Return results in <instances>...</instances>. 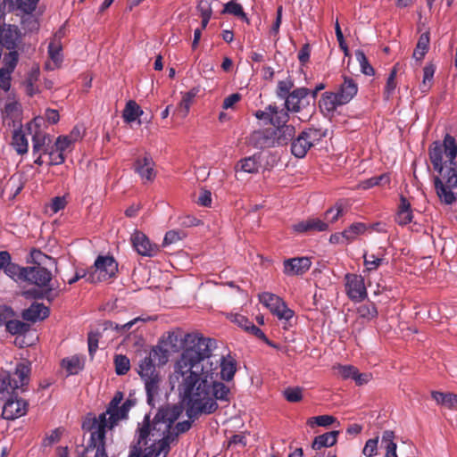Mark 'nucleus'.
<instances>
[{
	"label": "nucleus",
	"mask_w": 457,
	"mask_h": 457,
	"mask_svg": "<svg viewBox=\"0 0 457 457\" xmlns=\"http://www.w3.org/2000/svg\"><path fill=\"white\" fill-rule=\"evenodd\" d=\"M216 341L199 334H187L184 348L175 363V374L181 378L179 383V394L187 403V416L197 419L201 414H212L218 409V403L210 397V386L218 370L210 361Z\"/></svg>",
	"instance_id": "f257e3e1"
},
{
	"label": "nucleus",
	"mask_w": 457,
	"mask_h": 457,
	"mask_svg": "<svg viewBox=\"0 0 457 457\" xmlns=\"http://www.w3.org/2000/svg\"><path fill=\"white\" fill-rule=\"evenodd\" d=\"M429 159L433 168L442 178H434V186L439 198L446 204L455 202L456 196L453 192L457 188V143L450 134L444 137L443 144L434 142L428 150Z\"/></svg>",
	"instance_id": "f03ea898"
},
{
	"label": "nucleus",
	"mask_w": 457,
	"mask_h": 457,
	"mask_svg": "<svg viewBox=\"0 0 457 457\" xmlns=\"http://www.w3.org/2000/svg\"><path fill=\"white\" fill-rule=\"evenodd\" d=\"M124 395L117 391L106 407V411L98 417L86 420L82 428L91 432L89 442L86 451L96 449L95 457H108L105 450L106 429H112L119 421L127 420L130 409L135 405V401L127 399L122 403Z\"/></svg>",
	"instance_id": "7ed1b4c3"
},
{
	"label": "nucleus",
	"mask_w": 457,
	"mask_h": 457,
	"mask_svg": "<svg viewBox=\"0 0 457 457\" xmlns=\"http://www.w3.org/2000/svg\"><path fill=\"white\" fill-rule=\"evenodd\" d=\"M30 371V364L21 361L17 363L13 372L0 373V395H8L2 411L4 419L13 420L27 414L29 403L20 394L27 389Z\"/></svg>",
	"instance_id": "20e7f679"
},
{
	"label": "nucleus",
	"mask_w": 457,
	"mask_h": 457,
	"mask_svg": "<svg viewBox=\"0 0 457 457\" xmlns=\"http://www.w3.org/2000/svg\"><path fill=\"white\" fill-rule=\"evenodd\" d=\"M165 417L166 412L158 411L152 422L149 415H145L142 423L138 424L137 442L132 447L137 453H142L148 441H153L149 454L153 457H167L170 444L176 442V436L170 432L171 421H166Z\"/></svg>",
	"instance_id": "39448f33"
},
{
	"label": "nucleus",
	"mask_w": 457,
	"mask_h": 457,
	"mask_svg": "<svg viewBox=\"0 0 457 457\" xmlns=\"http://www.w3.org/2000/svg\"><path fill=\"white\" fill-rule=\"evenodd\" d=\"M324 134L317 129H307L291 140V153L296 158H303L307 152L318 143Z\"/></svg>",
	"instance_id": "423d86ee"
},
{
	"label": "nucleus",
	"mask_w": 457,
	"mask_h": 457,
	"mask_svg": "<svg viewBox=\"0 0 457 457\" xmlns=\"http://www.w3.org/2000/svg\"><path fill=\"white\" fill-rule=\"evenodd\" d=\"M95 270L87 277L90 283H97L114 277L118 271V263L112 256L99 255L94 264Z\"/></svg>",
	"instance_id": "0eeeda50"
},
{
	"label": "nucleus",
	"mask_w": 457,
	"mask_h": 457,
	"mask_svg": "<svg viewBox=\"0 0 457 457\" xmlns=\"http://www.w3.org/2000/svg\"><path fill=\"white\" fill-rule=\"evenodd\" d=\"M157 359L159 363H166L168 361V352L161 347L154 348L147 356H145L140 361L137 371L142 379L160 375L154 363V361Z\"/></svg>",
	"instance_id": "6e6552de"
},
{
	"label": "nucleus",
	"mask_w": 457,
	"mask_h": 457,
	"mask_svg": "<svg viewBox=\"0 0 457 457\" xmlns=\"http://www.w3.org/2000/svg\"><path fill=\"white\" fill-rule=\"evenodd\" d=\"M131 243L137 253L142 256L154 257L160 252L158 245L152 243L141 231L136 230L131 235Z\"/></svg>",
	"instance_id": "1a4fd4ad"
},
{
	"label": "nucleus",
	"mask_w": 457,
	"mask_h": 457,
	"mask_svg": "<svg viewBox=\"0 0 457 457\" xmlns=\"http://www.w3.org/2000/svg\"><path fill=\"white\" fill-rule=\"evenodd\" d=\"M25 281L30 282L39 287H48L52 280V273L40 265L26 267L23 270Z\"/></svg>",
	"instance_id": "9d476101"
},
{
	"label": "nucleus",
	"mask_w": 457,
	"mask_h": 457,
	"mask_svg": "<svg viewBox=\"0 0 457 457\" xmlns=\"http://www.w3.org/2000/svg\"><path fill=\"white\" fill-rule=\"evenodd\" d=\"M345 289L347 295L353 301H361L367 296L364 279L361 275L346 274Z\"/></svg>",
	"instance_id": "9b49d317"
},
{
	"label": "nucleus",
	"mask_w": 457,
	"mask_h": 457,
	"mask_svg": "<svg viewBox=\"0 0 457 457\" xmlns=\"http://www.w3.org/2000/svg\"><path fill=\"white\" fill-rule=\"evenodd\" d=\"M21 42V34L15 25H4L0 27V45L8 49H17Z\"/></svg>",
	"instance_id": "f8f14e48"
},
{
	"label": "nucleus",
	"mask_w": 457,
	"mask_h": 457,
	"mask_svg": "<svg viewBox=\"0 0 457 457\" xmlns=\"http://www.w3.org/2000/svg\"><path fill=\"white\" fill-rule=\"evenodd\" d=\"M283 266L287 276H301L310 270L312 261L308 257H295L285 260Z\"/></svg>",
	"instance_id": "ddd939ff"
},
{
	"label": "nucleus",
	"mask_w": 457,
	"mask_h": 457,
	"mask_svg": "<svg viewBox=\"0 0 457 457\" xmlns=\"http://www.w3.org/2000/svg\"><path fill=\"white\" fill-rule=\"evenodd\" d=\"M154 162L150 154H146L143 158H137L134 162V170L145 182H151L156 177L154 170Z\"/></svg>",
	"instance_id": "4468645a"
},
{
	"label": "nucleus",
	"mask_w": 457,
	"mask_h": 457,
	"mask_svg": "<svg viewBox=\"0 0 457 457\" xmlns=\"http://www.w3.org/2000/svg\"><path fill=\"white\" fill-rule=\"evenodd\" d=\"M272 148L287 145L295 134V127H269Z\"/></svg>",
	"instance_id": "2eb2a0df"
},
{
	"label": "nucleus",
	"mask_w": 457,
	"mask_h": 457,
	"mask_svg": "<svg viewBox=\"0 0 457 457\" xmlns=\"http://www.w3.org/2000/svg\"><path fill=\"white\" fill-rule=\"evenodd\" d=\"M271 134L270 133L269 128L259 129L253 130L247 137V143L249 145L256 149H267L272 148L271 145Z\"/></svg>",
	"instance_id": "dca6fc26"
},
{
	"label": "nucleus",
	"mask_w": 457,
	"mask_h": 457,
	"mask_svg": "<svg viewBox=\"0 0 457 457\" xmlns=\"http://www.w3.org/2000/svg\"><path fill=\"white\" fill-rule=\"evenodd\" d=\"M293 229L297 233L322 232L328 229V225L320 218H309L294 224Z\"/></svg>",
	"instance_id": "f3484780"
},
{
	"label": "nucleus",
	"mask_w": 457,
	"mask_h": 457,
	"mask_svg": "<svg viewBox=\"0 0 457 457\" xmlns=\"http://www.w3.org/2000/svg\"><path fill=\"white\" fill-rule=\"evenodd\" d=\"M261 166L262 154L260 153H256L251 156L240 159L235 166V171L256 174L258 173Z\"/></svg>",
	"instance_id": "a211bd4d"
},
{
	"label": "nucleus",
	"mask_w": 457,
	"mask_h": 457,
	"mask_svg": "<svg viewBox=\"0 0 457 457\" xmlns=\"http://www.w3.org/2000/svg\"><path fill=\"white\" fill-rule=\"evenodd\" d=\"M310 94V90L306 87H298L286 97L285 107L292 112H298L301 110V101Z\"/></svg>",
	"instance_id": "6ab92c4d"
},
{
	"label": "nucleus",
	"mask_w": 457,
	"mask_h": 457,
	"mask_svg": "<svg viewBox=\"0 0 457 457\" xmlns=\"http://www.w3.org/2000/svg\"><path fill=\"white\" fill-rule=\"evenodd\" d=\"M357 92V83L352 78L344 76V81L336 93L342 100L341 103L346 104L356 96Z\"/></svg>",
	"instance_id": "aec40b11"
},
{
	"label": "nucleus",
	"mask_w": 457,
	"mask_h": 457,
	"mask_svg": "<svg viewBox=\"0 0 457 457\" xmlns=\"http://www.w3.org/2000/svg\"><path fill=\"white\" fill-rule=\"evenodd\" d=\"M50 314V310L44 303H33L22 312L25 320L36 322L38 320H45Z\"/></svg>",
	"instance_id": "412c9836"
},
{
	"label": "nucleus",
	"mask_w": 457,
	"mask_h": 457,
	"mask_svg": "<svg viewBox=\"0 0 457 457\" xmlns=\"http://www.w3.org/2000/svg\"><path fill=\"white\" fill-rule=\"evenodd\" d=\"M146 391L147 403L149 405L154 407L157 399L160 396V384L162 378L160 375L143 379Z\"/></svg>",
	"instance_id": "4be33fe9"
},
{
	"label": "nucleus",
	"mask_w": 457,
	"mask_h": 457,
	"mask_svg": "<svg viewBox=\"0 0 457 457\" xmlns=\"http://www.w3.org/2000/svg\"><path fill=\"white\" fill-rule=\"evenodd\" d=\"M339 96L337 93L334 92H325L321 95V97L319 101V106L321 112H326L327 114L333 113L338 106L344 105V103H341Z\"/></svg>",
	"instance_id": "5701e85b"
},
{
	"label": "nucleus",
	"mask_w": 457,
	"mask_h": 457,
	"mask_svg": "<svg viewBox=\"0 0 457 457\" xmlns=\"http://www.w3.org/2000/svg\"><path fill=\"white\" fill-rule=\"evenodd\" d=\"M217 370L213 375V383L210 386V397H212L216 403L217 401L229 402V388L225 386L222 382L217 381Z\"/></svg>",
	"instance_id": "b1692460"
},
{
	"label": "nucleus",
	"mask_w": 457,
	"mask_h": 457,
	"mask_svg": "<svg viewBox=\"0 0 457 457\" xmlns=\"http://www.w3.org/2000/svg\"><path fill=\"white\" fill-rule=\"evenodd\" d=\"M58 287V285L54 286V284H51V286L46 287L45 290L31 288L25 291L24 295L29 298L46 299L48 302H52L55 297L59 295Z\"/></svg>",
	"instance_id": "393cba45"
},
{
	"label": "nucleus",
	"mask_w": 457,
	"mask_h": 457,
	"mask_svg": "<svg viewBox=\"0 0 457 457\" xmlns=\"http://www.w3.org/2000/svg\"><path fill=\"white\" fill-rule=\"evenodd\" d=\"M268 110H272V113L270 118V124L272 125L273 128L294 127L293 125L287 124L289 119V111H287V109L279 110L278 106L269 104Z\"/></svg>",
	"instance_id": "a878e982"
},
{
	"label": "nucleus",
	"mask_w": 457,
	"mask_h": 457,
	"mask_svg": "<svg viewBox=\"0 0 457 457\" xmlns=\"http://www.w3.org/2000/svg\"><path fill=\"white\" fill-rule=\"evenodd\" d=\"M339 435V431L333 430L322 435L317 436L314 437L312 448L313 450H320L323 447H331L335 445L337 442V436Z\"/></svg>",
	"instance_id": "bb28decb"
},
{
	"label": "nucleus",
	"mask_w": 457,
	"mask_h": 457,
	"mask_svg": "<svg viewBox=\"0 0 457 457\" xmlns=\"http://www.w3.org/2000/svg\"><path fill=\"white\" fill-rule=\"evenodd\" d=\"M370 227L363 222H353L344 229L345 240L347 244L353 243L358 236L364 235Z\"/></svg>",
	"instance_id": "cd10ccee"
},
{
	"label": "nucleus",
	"mask_w": 457,
	"mask_h": 457,
	"mask_svg": "<svg viewBox=\"0 0 457 457\" xmlns=\"http://www.w3.org/2000/svg\"><path fill=\"white\" fill-rule=\"evenodd\" d=\"M431 396L437 404L443 405L451 410H457V395L453 393L432 391Z\"/></svg>",
	"instance_id": "c85d7f7f"
},
{
	"label": "nucleus",
	"mask_w": 457,
	"mask_h": 457,
	"mask_svg": "<svg viewBox=\"0 0 457 457\" xmlns=\"http://www.w3.org/2000/svg\"><path fill=\"white\" fill-rule=\"evenodd\" d=\"M196 93L197 91L195 88H193L182 96V99L175 110L177 114L182 119L186 118L188 115L190 107L194 102Z\"/></svg>",
	"instance_id": "c756f323"
},
{
	"label": "nucleus",
	"mask_w": 457,
	"mask_h": 457,
	"mask_svg": "<svg viewBox=\"0 0 457 457\" xmlns=\"http://www.w3.org/2000/svg\"><path fill=\"white\" fill-rule=\"evenodd\" d=\"M220 378L223 380L230 381L233 379L237 371V361L231 358L221 357L220 358Z\"/></svg>",
	"instance_id": "7c9ffc66"
},
{
	"label": "nucleus",
	"mask_w": 457,
	"mask_h": 457,
	"mask_svg": "<svg viewBox=\"0 0 457 457\" xmlns=\"http://www.w3.org/2000/svg\"><path fill=\"white\" fill-rule=\"evenodd\" d=\"M144 113L141 107L134 100H129L123 109L122 118L125 122L131 123Z\"/></svg>",
	"instance_id": "2f4dec72"
},
{
	"label": "nucleus",
	"mask_w": 457,
	"mask_h": 457,
	"mask_svg": "<svg viewBox=\"0 0 457 457\" xmlns=\"http://www.w3.org/2000/svg\"><path fill=\"white\" fill-rule=\"evenodd\" d=\"M10 11L20 10L24 13L35 11L39 0H5Z\"/></svg>",
	"instance_id": "473e14b6"
},
{
	"label": "nucleus",
	"mask_w": 457,
	"mask_h": 457,
	"mask_svg": "<svg viewBox=\"0 0 457 457\" xmlns=\"http://www.w3.org/2000/svg\"><path fill=\"white\" fill-rule=\"evenodd\" d=\"M346 212L345 204L342 200L337 201L334 206L328 209L324 213V220L329 223H335Z\"/></svg>",
	"instance_id": "72a5a7b5"
},
{
	"label": "nucleus",
	"mask_w": 457,
	"mask_h": 457,
	"mask_svg": "<svg viewBox=\"0 0 457 457\" xmlns=\"http://www.w3.org/2000/svg\"><path fill=\"white\" fill-rule=\"evenodd\" d=\"M430 37L428 32L422 33L418 40L416 47L413 52V58L417 61H421L429 48Z\"/></svg>",
	"instance_id": "f704fd0d"
},
{
	"label": "nucleus",
	"mask_w": 457,
	"mask_h": 457,
	"mask_svg": "<svg viewBox=\"0 0 457 457\" xmlns=\"http://www.w3.org/2000/svg\"><path fill=\"white\" fill-rule=\"evenodd\" d=\"M62 367L66 370L68 375H76L84 368V363L77 355L65 358L62 361Z\"/></svg>",
	"instance_id": "c9c22d12"
},
{
	"label": "nucleus",
	"mask_w": 457,
	"mask_h": 457,
	"mask_svg": "<svg viewBox=\"0 0 457 457\" xmlns=\"http://www.w3.org/2000/svg\"><path fill=\"white\" fill-rule=\"evenodd\" d=\"M12 145L19 154H24L28 152V139L21 129L13 131Z\"/></svg>",
	"instance_id": "e433bc0d"
},
{
	"label": "nucleus",
	"mask_w": 457,
	"mask_h": 457,
	"mask_svg": "<svg viewBox=\"0 0 457 457\" xmlns=\"http://www.w3.org/2000/svg\"><path fill=\"white\" fill-rule=\"evenodd\" d=\"M62 36V29H60L58 32L55 33L54 40L51 41L48 46V54L54 62H60L62 60V46L60 43Z\"/></svg>",
	"instance_id": "4c0bfd02"
},
{
	"label": "nucleus",
	"mask_w": 457,
	"mask_h": 457,
	"mask_svg": "<svg viewBox=\"0 0 457 457\" xmlns=\"http://www.w3.org/2000/svg\"><path fill=\"white\" fill-rule=\"evenodd\" d=\"M4 324L6 330L12 335H22L29 329V324L18 320H5Z\"/></svg>",
	"instance_id": "58836bf2"
},
{
	"label": "nucleus",
	"mask_w": 457,
	"mask_h": 457,
	"mask_svg": "<svg viewBox=\"0 0 457 457\" xmlns=\"http://www.w3.org/2000/svg\"><path fill=\"white\" fill-rule=\"evenodd\" d=\"M47 141H50L47 134L42 131H36L32 137L33 154H36L41 151L45 154V149H48L46 147Z\"/></svg>",
	"instance_id": "ea45409f"
},
{
	"label": "nucleus",
	"mask_w": 457,
	"mask_h": 457,
	"mask_svg": "<svg viewBox=\"0 0 457 457\" xmlns=\"http://www.w3.org/2000/svg\"><path fill=\"white\" fill-rule=\"evenodd\" d=\"M19 62V53L17 49L9 50V53L4 55L3 67L0 70L13 72Z\"/></svg>",
	"instance_id": "a19ab883"
},
{
	"label": "nucleus",
	"mask_w": 457,
	"mask_h": 457,
	"mask_svg": "<svg viewBox=\"0 0 457 457\" xmlns=\"http://www.w3.org/2000/svg\"><path fill=\"white\" fill-rule=\"evenodd\" d=\"M436 67L433 64H427L423 69V80L420 86L422 93H427L431 87Z\"/></svg>",
	"instance_id": "79ce46f5"
},
{
	"label": "nucleus",
	"mask_w": 457,
	"mask_h": 457,
	"mask_svg": "<svg viewBox=\"0 0 457 457\" xmlns=\"http://www.w3.org/2000/svg\"><path fill=\"white\" fill-rule=\"evenodd\" d=\"M223 12L233 14V15L239 17L242 20L245 21L247 23H249V20L245 14V12H244L242 5L234 0L228 2L224 5Z\"/></svg>",
	"instance_id": "37998d69"
},
{
	"label": "nucleus",
	"mask_w": 457,
	"mask_h": 457,
	"mask_svg": "<svg viewBox=\"0 0 457 457\" xmlns=\"http://www.w3.org/2000/svg\"><path fill=\"white\" fill-rule=\"evenodd\" d=\"M38 78H39V69L36 68V69L31 70V71L28 74V76L24 81V86L26 87V93L29 96H32L37 93L35 84L38 80Z\"/></svg>",
	"instance_id": "c03bdc74"
},
{
	"label": "nucleus",
	"mask_w": 457,
	"mask_h": 457,
	"mask_svg": "<svg viewBox=\"0 0 457 457\" xmlns=\"http://www.w3.org/2000/svg\"><path fill=\"white\" fill-rule=\"evenodd\" d=\"M294 80L287 77L286 79L279 80L277 85L276 94L280 99H286V97L292 92L291 89L294 87Z\"/></svg>",
	"instance_id": "a18cd8bd"
},
{
	"label": "nucleus",
	"mask_w": 457,
	"mask_h": 457,
	"mask_svg": "<svg viewBox=\"0 0 457 457\" xmlns=\"http://www.w3.org/2000/svg\"><path fill=\"white\" fill-rule=\"evenodd\" d=\"M260 302L264 304L270 312L277 307L278 304H281L284 301L278 295L264 292L259 295Z\"/></svg>",
	"instance_id": "49530a36"
},
{
	"label": "nucleus",
	"mask_w": 457,
	"mask_h": 457,
	"mask_svg": "<svg viewBox=\"0 0 457 457\" xmlns=\"http://www.w3.org/2000/svg\"><path fill=\"white\" fill-rule=\"evenodd\" d=\"M355 58L360 64L361 71L367 76H372L375 73L374 68L370 64L368 58L366 57L362 50L355 51Z\"/></svg>",
	"instance_id": "de8ad7c7"
},
{
	"label": "nucleus",
	"mask_w": 457,
	"mask_h": 457,
	"mask_svg": "<svg viewBox=\"0 0 457 457\" xmlns=\"http://www.w3.org/2000/svg\"><path fill=\"white\" fill-rule=\"evenodd\" d=\"M114 364L115 371L118 375H125L130 369V361L126 355H116L114 358Z\"/></svg>",
	"instance_id": "09e8293b"
},
{
	"label": "nucleus",
	"mask_w": 457,
	"mask_h": 457,
	"mask_svg": "<svg viewBox=\"0 0 457 457\" xmlns=\"http://www.w3.org/2000/svg\"><path fill=\"white\" fill-rule=\"evenodd\" d=\"M21 105L16 101L7 102L3 110V115L11 120H15L20 116Z\"/></svg>",
	"instance_id": "8fccbe9b"
},
{
	"label": "nucleus",
	"mask_w": 457,
	"mask_h": 457,
	"mask_svg": "<svg viewBox=\"0 0 457 457\" xmlns=\"http://www.w3.org/2000/svg\"><path fill=\"white\" fill-rule=\"evenodd\" d=\"M24 269H26V267H20L19 265L10 262L9 264H7L4 269V273L12 278L16 279L17 278L18 279L25 281V277L23 274Z\"/></svg>",
	"instance_id": "3c124183"
},
{
	"label": "nucleus",
	"mask_w": 457,
	"mask_h": 457,
	"mask_svg": "<svg viewBox=\"0 0 457 457\" xmlns=\"http://www.w3.org/2000/svg\"><path fill=\"white\" fill-rule=\"evenodd\" d=\"M358 313L360 317L370 320L378 316V310L374 303H370L361 305L358 308Z\"/></svg>",
	"instance_id": "603ef678"
},
{
	"label": "nucleus",
	"mask_w": 457,
	"mask_h": 457,
	"mask_svg": "<svg viewBox=\"0 0 457 457\" xmlns=\"http://www.w3.org/2000/svg\"><path fill=\"white\" fill-rule=\"evenodd\" d=\"M274 315H276L279 320H289L294 316V312L289 309L287 304L282 303L281 304H278L275 309L271 312Z\"/></svg>",
	"instance_id": "864d4df0"
},
{
	"label": "nucleus",
	"mask_w": 457,
	"mask_h": 457,
	"mask_svg": "<svg viewBox=\"0 0 457 457\" xmlns=\"http://www.w3.org/2000/svg\"><path fill=\"white\" fill-rule=\"evenodd\" d=\"M283 395L290 403H298L303 398V390L298 386L287 387L284 390Z\"/></svg>",
	"instance_id": "5fc2aeb1"
},
{
	"label": "nucleus",
	"mask_w": 457,
	"mask_h": 457,
	"mask_svg": "<svg viewBox=\"0 0 457 457\" xmlns=\"http://www.w3.org/2000/svg\"><path fill=\"white\" fill-rule=\"evenodd\" d=\"M184 237H186V233L183 230H170L166 232L162 245H169L176 244Z\"/></svg>",
	"instance_id": "6e6d98bb"
},
{
	"label": "nucleus",
	"mask_w": 457,
	"mask_h": 457,
	"mask_svg": "<svg viewBox=\"0 0 457 457\" xmlns=\"http://www.w3.org/2000/svg\"><path fill=\"white\" fill-rule=\"evenodd\" d=\"M30 13H25L26 15L22 17L21 24L25 30L28 31H36L39 28V23L37 20V18Z\"/></svg>",
	"instance_id": "4d7b16f0"
},
{
	"label": "nucleus",
	"mask_w": 457,
	"mask_h": 457,
	"mask_svg": "<svg viewBox=\"0 0 457 457\" xmlns=\"http://www.w3.org/2000/svg\"><path fill=\"white\" fill-rule=\"evenodd\" d=\"M337 421V419L334 416L331 415H320L316 417H312L308 420V424L310 426H312V423L314 422L317 426L320 427H328L332 425L334 422Z\"/></svg>",
	"instance_id": "13d9d810"
},
{
	"label": "nucleus",
	"mask_w": 457,
	"mask_h": 457,
	"mask_svg": "<svg viewBox=\"0 0 457 457\" xmlns=\"http://www.w3.org/2000/svg\"><path fill=\"white\" fill-rule=\"evenodd\" d=\"M390 177L388 174L384 173L379 176L372 177L365 181V187H372L375 186H385L389 185Z\"/></svg>",
	"instance_id": "bf43d9fd"
},
{
	"label": "nucleus",
	"mask_w": 457,
	"mask_h": 457,
	"mask_svg": "<svg viewBox=\"0 0 457 457\" xmlns=\"http://www.w3.org/2000/svg\"><path fill=\"white\" fill-rule=\"evenodd\" d=\"M45 154H49L50 162L49 165H60L65 162V155L60 152H56L54 146L48 149H45Z\"/></svg>",
	"instance_id": "052dcab7"
},
{
	"label": "nucleus",
	"mask_w": 457,
	"mask_h": 457,
	"mask_svg": "<svg viewBox=\"0 0 457 457\" xmlns=\"http://www.w3.org/2000/svg\"><path fill=\"white\" fill-rule=\"evenodd\" d=\"M228 319L231 322L237 324L238 327L242 328L244 330L248 331L250 326L253 324L245 316L238 314V313H231L228 316Z\"/></svg>",
	"instance_id": "680f3d73"
},
{
	"label": "nucleus",
	"mask_w": 457,
	"mask_h": 457,
	"mask_svg": "<svg viewBox=\"0 0 457 457\" xmlns=\"http://www.w3.org/2000/svg\"><path fill=\"white\" fill-rule=\"evenodd\" d=\"M395 76H396V71L394 69L386 80V84L384 90L385 98L388 100L391 96L393 95L395 87H396V82H395Z\"/></svg>",
	"instance_id": "e2e57ef3"
},
{
	"label": "nucleus",
	"mask_w": 457,
	"mask_h": 457,
	"mask_svg": "<svg viewBox=\"0 0 457 457\" xmlns=\"http://www.w3.org/2000/svg\"><path fill=\"white\" fill-rule=\"evenodd\" d=\"M72 144L73 142L67 136H60L57 137L53 146L55 148L56 152L64 154V152L67 151Z\"/></svg>",
	"instance_id": "0e129e2a"
},
{
	"label": "nucleus",
	"mask_w": 457,
	"mask_h": 457,
	"mask_svg": "<svg viewBox=\"0 0 457 457\" xmlns=\"http://www.w3.org/2000/svg\"><path fill=\"white\" fill-rule=\"evenodd\" d=\"M249 333L255 336L257 338L262 340L266 345L269 346H271L273 348H278L277 345L270 341L263 333L262 329H260L258 327H256L253 323L250 326L248 331Z\"/></svg>",
	"instance_id": "69168bd1"
},
{
	"label": "nucleus",
	"mask_w": 457,
	"mask_h": 457,
	"mask_svg": "<svg viewBox=\"0 0 457 457\" xmlns=\"http://www.w3.org/2000/svg\"><path fill=\"white\" fill-rule=\"evenodd\" d=\"M335 369L337 370V373L344 379H349L353 378L356 375L357 368L353 365H338Z\"/></svg>",
	"instance_id": "338daca9"
},
{
	"label": "nucleus",
	"mask_w": 457,
	"mask_h": 457,
	"mask_svg": "<svg viewBox=\"0 0 457 457\" xmlns=\"http://www.w3.org/2000/svg\"><path fill=\"white\" fill-rule=\"evenodd\" d=\"M378 444V436H377L375 438L369 439L364 445L362 453L366 457L374 456L377 453Z\"/></svg>",
	"instance_id": "774afa93"
}]
</instances>
